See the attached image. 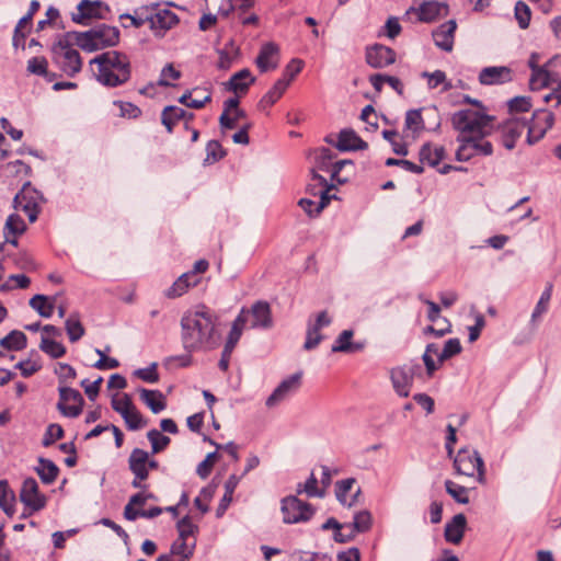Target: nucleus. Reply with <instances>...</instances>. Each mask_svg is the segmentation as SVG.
Returning a JSON list of instances; mask_svg holds the SVG:
<instances>
[{
	"mask_svg": "<svg viewBox=\"0 0 561 561\" xmlns=\"http://www.w3.org/2000/svg\"><path fill=\"white\" fill-rule=\"evenodd\" d=\"M218 316L202 305L181 318V340L186 352L213 350L218 344Z\"/></svg>",
	"mask_w": 561,
	"mask_h": 561,
	"instance_id": "1",
	"label": "nucleus"
},
{
	"mask_svg": "<svg viewBox=\"0 0 561 561\" xmlns=\"http://www.w3.org/2000/svg\"><path fill=\"white\" fill-rule=\"evenodd\" d=\"M90 67L96 81L107 88L121 87L131 77L130 59L118 50L99 54L90 60Z\"/></svg>",
	"mask_w": 561,
	"mask_h": 561,
	"instance_id": "2",
	"label": "nucleus"
},
{
	"mask_svg": "<svg viewBox=\"0 0 561 561\" xmlns=\"http://www.w3.org/2000/svg\"><path fill=\"white\" fill-rule=\"evenodd\" d=\"M69 35L77 46L88 53L116 46L119 42V30L106 24H101L85 32H72Z\"/></svg>",
	"mask_w": 561,
	"mask_h": 561,
	"instance_id": "3",
	"label": "nucleus"
},
{
	"mask_svg": "<svg viewBox=\"0 0 561 561\" xmlns=\"http://www.w3.org/2000/svg\"><path fill=\"white\" fill-rule=\"evenodd\" d=\"M494 117L478 110H460L453 115L451 123L459 136L485 137L493 130Z\"/></svg>",
	"mask_w": 561,
	"mask_h": 561,
	"instance_id": "4",
	"label": "nucleus"
},
{
	"mask_svg": "<svg viewBox=\"0 0 561 561\" xmlns=\"http://www.w3.org/2000/svg\"><path fill=\"white\" fill-rule=\"evenodd\" d=\"M454 467L458 474L476 478V480L485 483L484 461L474 449L461 448L454 459Z\"/></svg>",
	"mask_w": 561,
	"mask_h": 561,
	"instance_id": "5",
	"label": "nucleus"
},
{
	"mask_svg": "<svg viewBox=\"0 0 561 561\" xmlns=\"http://www.w3.org/2000/svg\"><path fill=\"white\" fill-rule=\"evenodd\" d=\"M53 58L59 69L69 77H75L82 69V59L79 51L68 43L60 41L55 44Z\"/></svg>",
	"mask_w": 561,
	"mask_h": 561,
	"instance_id": "6",
	"label": "nucleus"
},
{
	"mask_svg": "<svg viewBox=\"0 0 561 561\" xmlns=\"http://www.w3.org/2000/svg\"><path fill=\"white\" fill-rule=\"evenodd\" d=\"M280 504L283 522L285 524L308 522L316 512L311 504L299 500L296 495L284 497Z\"/></svg>",
	"mask_w": 561,
	"mask_h": 561,
	"instance_id": "7",
	"label": "nucleus"
},
{
	"mask_svg": "<svg viewBox=\"0 0 561 561\" xmlns=\"http://www.w3.org/2000/svg\"><path fill=\"white\" fill-rule=\"evenodd\" d=\"M44 201L43 195L30 183H25L21 191L13 198V207L24 211L28 220L34 222L39 214V204Z\"/></svg>",
	"mask_w": 561,
	"mask_h": 561,
	"instance_id": "8",
	"label": "nucleus"
},
{
	"mask_svg": "<svg viewBox=\"0 0 561 561\" xmlns=\"http://www.w3.org/2000/svg\"><path fill=\"white\" fill-rule=\"evenodd\" d=\"M58 390V411L66 417H78L82 413L84 404L82 394L78 390L66 386H60Z\"/></svg>",
	"mask_w": 561,
	"mask_h": 561,
	"instance_id": "9",
	"label": "nucleus"
},
{
	"mask_svg": "<svg viewBox=\"0 0 561 561\" xmlns=\"http://www.w3.org/2000/svg\"><path fill=\"white\" fill-rule=\"evenodd\" d=\"M20 500L30 510L28 513H23L24 517L41 511L46 505V496L39 492L38 484L34 478H26L23 481Z\"/></svg>",
	"mask_w": 561,
	"mask_h": 561,
	"instance_id": "10",
	"label": "nucleus"
},
{
	"mask_svg": "<svg viewBox=\"0 0 561 561\" xmlns=\"http://www.w3.org/2000/svg\"><path fill=\"white\" fill-rule=\"evenodd\" d=\"M179 23L178 15L168 9L154 8L149 13V26L153 35L163 37L169 30Z\"/></svg>",
	"mask_w": 561,
	"mask_h": 561,
	"instance_id": "11",
	"label": "nucleus"
},
{
	"mask_svg": "<svg viewBox=\"0 0 561 561\" xmlns=\"http://www.w3.org/2000/svg\"><path fill=\"white\" fill-rule=\"evenodd\" d=\"M554 123V116L548 111H536L533 115L530 124H527V142L534 145L539 141L548 129L552 127Z\"/></svg>",
	"mask_w": 561,
	"mask_h": 561,
	"instance_id": "12",
	"label": "nucleus"
},
{
	"mask_svg": "<svg viewBox=\"0 0 561 561\" xmlns=\"http://www.w3.org/2000/svg\"><path fill=\"white\" fill-rule=\"evenodd\" d=\"M301 377V373H296L284 379L266 399V407L274 408L295 393L300 388Z\"/></svg>",
	"mask_w": 561,
	"mask_h": 561,
	"instance_id": "13",
	"label": "nucleus"
},
{
	"mask_svg": "<svg viewBox=\"0 0 561 561\" xmlns=\"http://www.w3.org/2000/svg\"><path fill=\"white\" fill-rule=\"evenodd\" d=\"M526 128L527 122L520 118H511L502 123L499 126L502 145L507 150L514 149L517 139L520 138Z\"/></svg>",
	"mask_w": 561,
	"mask_h": 561,
	"instance_id": "14",
	"label": "nucleus"
},
{
	"mask_svg": "<svg viewBox=\"0 0 561 561\" xmlns=\"http://www.w3.org/2000/svg\"><path fill=\"white\" fill-rule=\"evenodd\" d=\"M415 368H419V366H400L391 369L390 378L392 386L400 397H409L413 385Z\"/></svg>",
	"mask_w": 561,
	"mask_h": 561,
	"instance_id": "15",
	"label": "nucleus"
},
{
	"mask_svg": "<svg viewBox=\"0 0 561 561\" xmlns=\"http://www.w3.org/2000/svg\"><path fill=\"white\" fill-rule=\"evenodd\" d=\"M78 13L72 15V20L77 23H84L90 19H106L110 8L102 1L82 0L78 7Z\"/></svg>",
	"mask_w": 561,
	"mask_h": 561,
	"instance_id": "16",
	"label": "nucleus"
},
{
	"mask_svg": "<svg viewBox=\"0 0 561 561\" xmlns=\"http://www.w3.org/2000/svg\"><path fill=\"white\" fill-rule=\"evenodd\" d=\"M478 79L482 85L504 84L513 80V70L507 66L484 67Z\"/></svg>",
	"mask_w": 561,
	"mask_h": 561,
	"instance_id": "17",
	"label": "nucleus"
},
{
	"mask_svg": "<svg viewBox=\"0 0 561 561\" xmlns=\"http://www.w3.org/2000/svg\"><path fill=\"white\" fill-rule=\"evenodd\" d=\"M279 47L273 42L264 43L255 58V65L261 72L274 70L279 64Z\"/></svg>",
	"mask_w": 561,
	"mask_h": 561,
	"instance_id": "18",
	"label": "nucleus"
},
{
	"mask_svg": "<svg viewBox=\"0 0 561 561\" xmlns=\"http://www.w3.org/2000/svg\"><path fill=\"white\" fill-rule=\"evenodd\" d=\"M366 61L373 68H385L396 61V51L381 44H375L366 49Z\"/></svg>",
	"mask_w": 561,
	"mask_h": 561,
	"instance_id": "19",
	"label": "nucleus"
},
{
	"mask_svg": "<svg viewBox=\"0 0 561 561\" xmlns=\"http://www.w3.org/2000/svg\"><path fill=\"white\" fill-rule=\"evenodd\" d=\"M247 311L249 312V318L251 317L252 319L250 328L270 329L273 325L271 307L266 301L259 300Z\"/></svg>",
	"mask_w": 561,
	"mask_h": 561,
	"instance_id": "20",
	"label": "nucleus"
},
{
	"mask_svg": "<svg viewBox=\"0 0 561 561\" xmlns=\"http://www.w3.org/2000/svg\"><path fill=\"white\" fill-rule=\"evenodd\" d=\"M456 28L457 24L455 20H449L439 25L432 33L435 45L445 51H451Z\"/></svg>",
	"mask_w": 561,
	"mask_h": 561,
	"instance_id": "21",
	"label": "nucleus"
},
{
	"mask_svg": "<svg viewBox=\"0 0 561 561\" xmlns=\"http://www.w3.org/2000/svg\"><path fill=\"white\" fill-rule=\"evenodd\" d=\"M193 117V113H188L175 105H169L165 106L161 113V123L164 125L169 133H172L174 126L182 119L186 122L185 127L187 128V123L192 121Z\"/></svg>",
	"mask_w": 561,
	"mask_h": 561,
	"instance_id": "22",
	"label": "nucleus"
},
{
	"mask_svg": "<svg viewBox=\"0 0 561 561\" xmlns=\"http://www.w3.org/2000/svg\"><path fill=\"white\" fill-rule=\"evenodd\" d=\"M467 527V518L463 514L455 515L445 526L444 537L446 541L458 545L461 542Z\"/></svg>",
	"mask_w": 561,
	"mask_h": 561,
	"instance_id": "23",
	"label": "nucleus"
},
{
	"mask_svg": "<svg viewBox=\"0 0 561 561\" xmlns=\"http://www.w3.org/2000/svg\"><path fill=\"white\" fill-rule=\"evenodd\" d=\"M335 147L340 151H352L366 149L368 145L354 130L343 129L339 134Z\"/></svg>",
	"mask_w": 561,
	"mask_h": 561,
	"instance_id": "24",
	"label": "nucleus"
},
{
	"mask_svg": "<svg viewBox=\"0 0 561 561\" xmlns=\"http://www.w3.org/2000/svg\"><path fill=\"white\" fill-rule=\"evenodd\" d=\"M148 453L140 448L131 450L128 457V468L136 478H148L149 471L147 469Z\"/></svg>",
	"mask_w": 561,
	"mask_h": 561,
	"instance_id": "25",
	"label": "nucleus"
},
{
	"mask_svg": "<svg viewBox=\"0 0 561 561\" xmlns=\"http://www.w3.org/2000/svg\"><path fill=\"white\" fill-rule=\"evenodd\" d=\"M249 321V312L247 311V308H242L232 322L231 330L228 334L227 342L225 344V347L229 350H234L236 345L238 344L243 329L245 328V324Z\"/></svg>",
	"mask_w": 561,
	"mask_h": 561,
	"instance_id": "26",
	"label": "nucleus"
},
{
	"mask_svg": "<svg viewBox=\"0 0 561 561\" xmlns=\"http://www.w3.org/2000/svg\"><path fill=\"white\" fill-rule=\"evenodd\" d=\"M255 81L249 69H242L231 76L226 87L236 94L247 93L249 87Z\"/></svg>",
	"mask_w": 561,
	"mask_h": 561,
	"instance_id": "27",
	"label": "nucleus"
},
{
	"mask_svg": "<svg viewBox=\"0 0 561 561\" xmlns=\"http://www.w3.org/2000/svg\"><path fill=\"white\" fill-rule=\"evenodd\" d=\"M141 401L157 414L163 411L167 407L164 396L159 390H148L145 388L139 389Z\"/></svg>",
	"mask_w": 561,
	"mask_h": 561,
	"instance_id": "28",
	"label": "nucleus"
},
{
	"mask_svg": "<svg viewBox=\"0 0 561 561\" xmlns=\"http://www.w3.org/2000/svg\"><path fill=\"white\" fill-rule=\"evenodd\" d=\"M419 157L421 163L436 167L445 158V149L443 146H433L427 142L421 147Z\"/></svg>",
	"mask_w": 561,
	"mask_h": 561,
	"instance_id": "29",
	"label": "nucleus"
},
{
	"mask_svg": "<svg viewBox=\"0 0 561 561\" xmlns=\"http://www.w3.org/2000/svg\"><path fill=\"white\" fill-rule=\"evenodd\" d=\"M287 88L288 81H286L285 78L278 79L272 89H270L260 100L259 107L261 110H265L266 107L275 104L282 98Z\"/></svg>",
	"mask_w": 561,
	"mask_h": 561,
	"instance_id": "30",
	"label": "nucleus"
},
{
	"mask_svg": "<svg viewBox=\"0 0 561 561\" xmlns=\"http://www.w3.org/2000/svg\"><path fill=\"white\" fill-rule=\"evenodd\" d=\"M194 278V273L182 274L172 286L165 291L168 298H178L184 295L188 288L196 286L197 283Z\"/></svg>",
	"mask_w": 561,
	"mask_h": 561,
	"instance_id": "31",
	"label": "nucleus"
},
{
	"mask_svg": "<svg viewBox=\"0 0 561 561\" xmlns=\"http://www.w3.org/2000/svg\"><path fill=\"white\" fill-rule=\"evenodd\" d=\"M36 473L45 484L53 483L59 473V468L49 459L39 458L38 466L35 468Z\"/></svg>",
	"mask_w": 561,
	"mask_h": 561,
	"instance_id": "32",
	"label": "nucleus"
},
{
	"mask_svg": "<svg viewBox=\"0 0 561 561\" xmlns=\"http://www.w3.org/2000/svg\"><path fill=\"white\" fill-rule=\"evenodd\" d=\"M27 337L19 330L11 331L0 340V345L8 351H21L26 347Z\"/></svg>",
	"mask_w": 561,
	"mask_h": 561,
	"instance_id": "33",
	"label": "nucleus"
},
{
	"mask_svg": "<svg viewBox=\"0 0 561 561\" xmlns=\"http://www.w3.org/2000/svg\"><path fill=\"white\" fill-rule=\"evenodd\" d=\"M457 140L460 142V146L458 147L456 151V159L458 161H468L470 160L476 153V145H474V137L473 136H458Z\"/></svg>",
	"mask_w": 561,
	"mask_h": 561,
	"instance_id": "34",
	"label": "nucleus"
},
{
	"mask_svg": "<svg viewBox=\"0 0 561 561\" xmlns=\"http://www.w3.org/2000/svg\"><path fill=\"white\" fill-rule=\"evenodd\" d=\"M14 500L15 495L13 491L9 488V484L5 480L0 481V507L3 512L12 516L14 514Z\"/></svg>",
	"mask_w": 561,
	"mask_h": 561,
	"instance_id": "35",
	"label": "nucleus"
},
{
	"mask_svg": "<svg viewBox=\"0 0 561 561\" xmlns=\"http://www.w3.org/2000/svg\"><path fill=\"white\" fill-rule=\"evenodd\" d=\"M39 348L54 359L62 357L67 352L61 343L44 335L41 339Z\"/></svg>",
	"mask_w": 561,
	"mask_h": 561,
	"instance_id": "36",
	"label": "nucleus"
},
{
	"mask_svg": "<svg viewBox=\"0 0 561 561\" xmlns=\"http://www.w3.org/2000/svg\"><path fill=\"white\" fill-rule=\"evenodd\" d=\"M550 83H553V81L547 65L545 68L531 71L529 87L533 91L543 89Z\"/></svg>",
	"mask_w": 561,
	"mask_h": 561,
	"instance_id": "37",
	"label": "nucleus"
},
{
	"mask_svg": "<svg viewBox=\"0 0 561 561\" xmlns=\"http://www.w3.org/2000/svg\"><path fill=\"white\" fill-rule=\"evenodd\" d=\"M371 526V515L368 511H360L355 514L352 524H344V529L354 530L356 533H365Z\"/></svg>",
	"mask_w": 561,
	"mask_h": 561,
	"instance_id": "38",
	"label": "nucleus"
},
{
	"mask_svg": "<svg viewBox=\"0 0 561 561\" xmlns=\"http://www.w3.org/2000/svg\"><path fill=\"white\" fill-rule=\"evenodd\" d=\"M65 328L69 336L70 342L75 343L79 341L85 333V330L78 317V314H71L65 322Z\"/></svg>",
	"mask_w": 561,
	"mask_h": 561,
	"instance_id": "39",
	"label": "nucleus"
},
{
	"mask_svg": "<svg viewBox=\"0 0 561 561\" xmlns=\"http://www.w3.org/2000/svg\"><path fill=\"white\" fill-rule=\"evenodd\" d=\"M443 9H445V5L438 2H425L420 7L419 18L423 22H432L440 15Z\"/></svg>",
	"mask_w": 561,
	"mask_h": 561,
	"instance_id": "40",
	"label": "nucleus"
},
{
	"mask_svg": "<svg viewBox=\"0 0 561 561\" xmlns=\"http://www.w3.org/2000/svg\"><path fill=\"white\" fill-rule=\"evenodd\" d=\"M30 306L44 318H50L54 311V305L48 302V297L45 295H35L32 297L30 299Z\"/></svg>",
	"mask_w": 561,
	"mask_h": 561,
	"instance_id": "41",
	"label": "nucleus"
},
{
	"mask_svg": "<svg viewBox=\"0 0 561 561\" xmlns=\"http://www.w3.org/2000/svg\"><path fill=\"white\" fill-rule=\"evenodd\" d=\"M405 129L412 134L420 133L424 129V121L421 114V110H410L405 114L404 121Z\"/></svg>",
	"mask_w": 561,
	"mask_h": 561,
	"instance_id": "42",
	"label": "nucleus"
},
{
	"mask_svg": "<svg viewBox=\"0 0 561 561\" xmlns=\"http://www.w3.org/2000/svg\"><path fill=\"white\" fill-rule=\"evenodd\" d=\"M445 489L446 492L457 502L460 504H468L469 503V496H468V489L455 483L451 480L445 481Z\"/></svg>",
	"mask_w": 561,
	"mask_h": 561,
	"instance_id": "43",
	"label": "nucleus"
},
{
	"mask_svg": "<svg viewBox=\"0 0 561 561\" xmlns=\"http://www.w3.org/2000/svg\"><path fill=\"white\" fill-rule=\"evenodd\" d=\"M439 353H440L439 347L435 343L428 344L425 348L422 359L424 362V365L426 368V374L428 377H432L433 374L435 373V370H437V368H438L433 356L435 355L438 357Z\"/></svg>",
	"mask_w": 561,
	"mask_h": 561,
	"instance_id": "44",
	"label": "nucleus"
},
{
	"mask_svg": "<svg viewBox=\"0 0 561 561\" xmlns=\"http://www.w3.org/2000/svg\"><path fill=\"white\" fill-rule=\"evenodd\" d=\"M306 493L309 497H322L324 492L318 489V480L313 472H311L308 480L302 484L297 485V494Z\"/></svg>",
	"mask_w": 561,
	"mask_h": 561,
	"instance_id": "45",
	"label": "nucleus"
},
{
	"mask_svg": "<svg viewBox=\"0 0 561 561\" xmlns=\"http://www.w3.org/2000/svg\"><path fill=\"white\" fill-rule=\"evenodd\" d=\"M26 230L24 220L18 214H11L5 221L4 234L20 236Z\"/></svg>",
	"mask_w": 561,
	"mask_h": 561,
	"instance_id": "46",
	"label": "nucleus"
},
{
	"mask_svg": "<svg viewBox=\"0 0 561 561\" xmlns=\"http://www.w3.org/2000/svg\"><path fill=\"white\" fill-rule=\"evenodd\" d=\"M147 437L151 444L152 447V454H158L167 448V446L170 444V438L165 435H163L158 430H150L147 433Z\"/></svg>",
	"mask_w": 561,
	"mask_h": 561,
	"instance_id": "47",
	"label": "nucleus"
},
{
	"mask_svg": "<svg viewBox=\"0 0 561 561\" xmlns=\"http://www.w3.org/2000/svg\"><path fill=\"white\" fill-rule=\"evenodd\" d=\"M211 101V93L207 88H194L193 99L190 101V107L199 110Z\"/></svg>",
	"mask_w": 561,
	"mask_h": 561,
	"instance_id": "48",
	"label": "nucleus"
},
{
	"mask_svg": "<svg viewBox=\"0 0 561 561\" xmlns=\"http://www.w3.org/2000/svg\"><path fill=\"white\" fill-rule=\"evenodd\" d=\"M121 416L124 419L128 430L130 431H137L146 425L142 415L139 413L135 405L131 407L126 414Z\"/></svg>",
	"mask_w": 561,
	"mask_h": 561,
	"instance_id": "49",
	"label": "nucleus"
},
{
	"mask_svg": "<svg viewBox=\"0 0 561 561\" xmlns=\"http://www.w3.org/2000/svg\"><path fill=\"white\" fill-rule=\"evenodd\" d=\"M461 350L462 347L459 339H449L445 342L444 348L438 355V363L442 364L443 362L451 358L453 356L459 354Z\"/></svg>",
	"mask_w": 561,
	"mask_h": 561,
	"instance_id": "50",
	"label": "nucleus"
},
{
	"mask_svg": "<svg viewBox=\"0 0 561 561\" xmlns=\"http://www.w3.org/2000/svg\"><path fill=\"white\" fill-rule=\"evenodd\" d=\"M196 546V540L192 539V541L184 540L183 538H178L171 546V551L169 554L173 558V556H183L186 553H194Z\"/></svg>",
	"mask_w": 561,
	"mask_h": 561,
	"instance_id": "51",
	"label": "nucleus"
},
{
	"mask_svg": "<svg viewBox=\"0 0 561 561\" xmlns=\"http://www.w3.org/2000/svg\"><path fill=\"white\" fill-rule=\"evenodd\" d=\"M355 482L356 480L354 478H347L336 482L335 494L340 503H342L343 505L351 506L353 504V502H347L346 495L351 491Z\"/></svg>",
	"mask_w": 561,
	"mask_h": 561,
	"instance_id": "52",
	"label": "nucleus"
},
{
	"mask_svg": "<svg viewBox=\"0 0 561 561\" xmlns=\"http://www.w3.org/2000/svg\"><path fill=\"white\" fill-rule=\"evenodd\" d=\"M176 527H178V531H179L178 538H183L184 540H188V541H192V539H195L194 534L197 530V526L191 522L188 516H185L182 519H180L178 522Z\"/></svg>",
	"mask_w": 561,
	"mask_h": 561,
	"instance_id": "53",
	"label": "nucleus"
},
{
	"mask_svg": "<svg viewBox=\"0 0 561 561\" xmlns=\"http://www.w3.org/2000/svg\"><path fill=\"white\" fill-rule=\"evenodd\" d=\"M515 18L520 28L525 30L529 26L531 12L525 2L518 1L515 4Z\"/></svg>",
	"mask_w": 561,
	"mask_h": 561,
	"instance_id": "54",
	"label": "nucleus"
},
{
	"mask_svg": "<svg viewBox=\"0 0 561 561\" xmlns=\"http://www.w3.org/2000/svg\"><path fill=\"white\" fill-rule=\"evenodd\" d=\"M161 507H152L150 510H141V511H131L129 507L127 510H124V517L127 520H136L138 517L144 518H154L159 516L162 513Z\"/></svg>",
	"mask_w": 561,
	"mask_h": 561,
	"instance_id": "55",
	"label": "nucleus"
},
{
	"mask_svg": "<svg viewBox=\"0 0 561 561\" xmlns=\"http://www.w3.org/2000/svg\"><path fill=\"white\" fill-rule=\"evenodd\" d=\"M247 114L243 110H237L233 115L221 113L219 117V125L222 129H232L236 127L240 119L245 118Z\"/></svg>",
	"mask_w": 561,
	"mask_h": 561,
	"instance_id": "56",
	"label": "nucleus"
},
{
	"mask_svg": "<svg viewBox=\"0 0 561 561\" xmlns=\"http://www.w3.org/2000/svg\"><path fill=\"white\" fill-rule=\"evenodd\" d=\"M352 330H344L332 345V352L334 353H348L351 348V340L353 337Z\"/></svg>",
	"mask_w": 561,
	"mask_h": 561,
	"instance_id": "57",
	"label": "nucleus"
},
{
	"mask_svg": "<svg viewBox=\"0 0 561 561\" xmlns=\"http://www.w3.org/2000/svg\"><path fill=\"white\" fill-rule=\"evenodd\" d=\"M387 167H401L405 171H409L411 173L421 174L424 171V168L420 164H416L412 161L404 160V159H394V158H388L386 160Z\"/></svg>",
	"mask_w": 561,
	"mask_h": 561,
	"instance_id": "58",
	"label": "nucleus"
},
{
	"mask_svg": "<svg viewBox=\"0 0 561 561\" xmlns=\"http://www.w3.org/2000/svg\"><path fill=\"white\" fill-rule=\"evenodd\" d=\"M181 78V72L176 70L172 64H168L161 70L160 78L158 80V84L160 87H171L172 83L170 80H178Z\"/></svg>",
	"mask_w": 561,
	"mask_h": 561,
	"instance_id": "59",
	"label": "nucleus"
},
{
	"mask_svg": "<svg viewBox=\"0 0 561 561\" xmlns=\"http://www.w3.org/2000/svg\"><path fill=\"white\" fill-rule=\"evenodd\" d=\"M48 62L44 57H33L27 61V71L33 75L47 77Z\"/></svg>",
	"mask_w": 561,
	"mask_h": 561,
	"instance_id": "60",
	"label": "nucleus"
},
{
	"mask_svg": "<svg viewBox=\"0 0 561 561\" xmlns=\"http://www.w3.org/2000/svg\"><path fill=\"white\" fill-rule=\"evenodd\" d=\"M62 436L64 430L59 424H49L44 434L43 445L48 447L53 445L57 439L62 438Z\"/></svg>",
	"mask_w": 561,
	"mask_h": 561,
	"instance_id": "61",
	"label": "nucleus"
},
{
	"mask_svg": "<svg viewBox=\"0 0 561 561\" xmlns=\"http://www.w3.org/2000/svg\"><path fill=\"white\" fill-rule=\"evenodd\" d=\"M112 408L115 412L119 413L121 415L126 414L127 411L134 407V403L130 399V397L127 393H123L121 397L115 396L112 399Z\"/></svg>",
	"mask_w": 561,
	"mask_h": 561,
	"instance_id": "62",
	"label": "nucleus"
},
{
	"mask_svg": "<svg viewBox=\"0 0 561 561\" xmlns=\"http://www.w3.org/2000/svg\"><path fill=\"white\" fill-rule=\"evenodd\" d=\"M208 9L217 10V12L227 18L233 10L232 0H205Z\"/></svg>",
	"mask_w": 561,
	"mask_h": 561,
	"instance_id": "63",
	"label": "nucleus"
},
{
	"mask_svg": "<svg viewBox=\"0 0 561 561\" xmlns=\"http://www.w3.org/2000/svg\"><path fill=\"white\" fill-rule=\"evenodd\" d=\"M206 162H216L220 160L225 156V151L222 149V146L217 140H210L208 141L206 146Z\"/></svg>",
	"mask_w": 561,
	"mask_h": 561,
	"instance_id": "64",
	"label": "nucleus"
}]
</instances>
